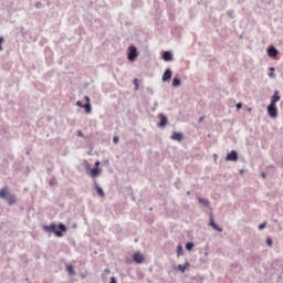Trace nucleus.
I'll list each match as a JSON object with an SVG mask.
<instances>
[{
    "instance_id": "1",
    "label": "nucleus",
    "mask_w": 283,
    "mask_h": 283,
    "mask_svg": "<svg viewBox=\"0 0 283 283\" xmlns=\"http://www.w3.org/2000/svg\"><path fill=\"white\" fill-rule=\"evenodd\" d=\"M43 231L45 233H54L56 238H63V233L67 231V227L63 223L57 224V227L56 223H51L50 226H43Z\"/></svg>"
},
{
    "instance_id": "2",
    "label": "nucleus",
    "mask_w": 283,
    "mask_h": 283,
    "mask_svg": "<svg viewBox=\"0 0 283 283\" xmlns=\"http://www.w3.org/2000/svg\"><path fill=\"white\" fill-rule=\"evenodd\" d=\"M0 198L1 200H6L9 207L17 205V196L10 193V191L6 187L0 189Z\"/></svg>"
},
{
    "instance_id": "3",
    "label": "nucleus",
    "mask_w": 283,
    "mask_h": 283,
    "mask_svg": "<svg viewBox=\"0 0 283 283\" xmlns=\"http://www.w3.org/2000/svg\"><path fill=\"white\" fill-rule=\"evenodd\" d=\"M138 57V49H136V46H129V51H128V61H136V59Z\"/></svg>"
},
{
    "instance_id": "4",
    "label": "nucleus",
    "mask_w": 283,
    "mask_h": 283,
    "mask_svg": "<svg viewBox=\"0 0 283 283\" xmlns=\"http://www.w3.org/2000/svg\"><path fill=\"white\" fill-rule=\"evenodd\" d=\"M268 114L270 118H277V106H275V104H270L268 106Z\"/></svg>"
},
{
    "instance_id": "5",
    "label": "nucleus",
    "mask_w": 283,
    "mask_h": 283,
    "mask_svg": "<svg viewBox=\"0 0 283 283\" xmlns=\"http://www.w3.org/2000/svg\"><path fill=\"white\" fill-rule=\"evenodd\" d=\"M144 260H145V256H143L140 252H136L133 254V262H136V264H143Z\"/></svg>"
},
{
    "instance_id": "6",
    "label": "nucleus",
    "mask_w": 283,
    "mask_h": 283,
    "mask_svg": "<svg viewBox=\"0 0 283 283\" xmlns=\"http://www.w3.org/2000/svg\"><path fill=\"white\" fill-rule=\"evenodd\" d=\"M171 69H167L165 72H164V74H163V78H161V81L164 82V83H167V82H169V81H171Z\"/></svg>"
},
{
    "instance_id": "7",
    "label": "nucleus",
    "mask_w": 283,
    "mask_h": 283,
    "mask_svg": "<svg viewBox=\"0 0 283 283\" xmlns=\"http://www.w3.org/2000/svg\"><path fill=\"white\" fill-rule=\"evenodd\" d=\"M159 124H158V127H167V123L169 122L167 119V116H165V114L160 113L159 114Z\"/></svg>"
},
{
    "instance_id": "8",
    "label": "nucleus",
    "mask_w": 283,
    "mask_h": 283,
    "mask_svg": "<svg viewBox=\"0 0 283 283\" xmlns=\"http://www.w3.org/2000/svg\"><path fill=\"white\" fill-rule=\"evenodd\" d=\"M226 160H230L232 163H235V160H238V151L235 150H231L228 155Z\"/></svg>"
},
{
    "instance_id": "9",
    "label": "nucleus",
    "mask_w": 283,
    "mask_h": 283,
    "mask_svg": "<svg viewBox=\"0 0 283 283\" xmlns=\"http://www.w3.org/2000/svg\"><path fill=\"white\" fill-rule=\"evenodd\" d=\"M86 169L90 171L91 178H97L98 174H101V170L98 168L90 169V165H86Z\"/></svg>"
},
{
    "instance_id": "10",
    "label": "nucleus",
    "mask_w": 283,
    "mask_h": 283,
    "mask_svg": "<svg viewBox=\"0 0 283 283\" xmlns=\"http://www.w3.org/2000/svg\"><path fill=\"white\" fill-rule=\"evenodd\" d=\"M268 54L269 56H271L272 59H275V56H277V54H280V51H277V49H275V46H270L268 49Z\"/></svg>"
},
{
    "instance_id": "11",
    "label": "nucleus",
    "mask_w": 283,
    "mask_h": 283,
    "mask_svg": "<svg viewBox=\"0 0 283 283\" xmlns=\"http://www.w3.org/2000/svg\"><path fill=\"white\" fill-rule=\"evenodd\" d=\"M280 92L279 91H274V94L271 96V103L270 105H275L277 103V101H280V96H279Z\"/></svg>"
},
{
    "instance_id": "12",
    "label": "nucleus",
    "mask_w": 283,
    "mask_h": 283,
    "mask_svg": "<svg viewBox=\"0 0 283 283\" xmlns=\"http://www.w3.org/2000/svg\"><path fill=\"white\" fill-rule=\"evenodd\" d=\"M170 138H171V140H177L178 143H180V142H182L184 135H182V133L174 132Z\"/></svg>"
},
{
    "instance_id": "13",
    "label": "nucleus",
    "mask_w": 283,
    "mask_h": 283,
    "mask_svg": "<svg viewBox=\"0 0 283 283\" xmlns=\"http://www.w3.org/2000/svg\"><path fill=\"white\" fill-rule=\"evenodd\" d=\"M164 61H174V54L169 51H165L163 53Z\"/></svg>"
},
{
    "instance_id": "14",
    "label": "nucleus",
    "mask_w": 283,
    "mask_h": 283,
    "mask_svg": "<svg viewBox=\"0 0 283 283\" xmlns=\"http://www.w3.org/2000/svg\"><path fill=\"white\" fill-rule=\"evenodd\" d=\"M94 185H95L97 196L105 198V191H103V188H101V186H98V184L96 181L94 182Z\"/></svg>"
},
{
    "instance_id": "15",
    "label": "nucleus",
    "mask_w": 283,
    "mask_h": 283,
    "mask_svg": "<svg viewBox=\"0 0 283 283\" xmlns=\"http://www.w3.org/2000/svg\"><path fill=\"white\" fill-rule=\"evenodd\" d=\"M209 226L212 227V229H214V231H218L219 233H222V228L218 227V224H216L213 219H210Z\"/></svg>"
},
{
    "instance_id": "16",
    "label": "nucleus",
    "mask_w": 283,
    "mask_h": 283,
    "mask_svg": "<svg viewBox=\"0 0 283 283\" xmlns=\"http://www.w3.org/2000/svg\"><path fill=\"white\" fill-rule=\"evenodd\" d=\"M198 201L200 205H202V207H209L211 205V202L207 198H198Z\"/></svg>"
},
{
    "instance_id": "17",
    "label": "nucleus",
    "mask_w": 283,
    "mask_h": 283,
    "mask_svg": "<svg viewBox=\"0 0 283 283\" xmlns=\"http://www.w3.org/2000/svg\"><path fill=\"white\" fill-rule=\"evenodd\" d=\"M190 264L189 262H186L185 264H179L178 265V270L181 272V273H185L187 271V269H189Z\"/></svg>"
},
{
    "instance_id": "18",
    "label": "nucleus",
    "mask_w": 283,
    "mask_h": 283,
    "mask_svg": "<svg viewBox=\"0 0 283 283\" xmlns=\"http://www.w3.org/2000/svg\"><path fill=\"white\" fill-rule=\"evenodd\" d=\"M82 107L85 109L86 114H92V104L85 103Z\"/></svg>"
},
{
    "instance_id": "19",
    "label": "nucleus",
    "mask_w": 283,
    "mask_h": 283,
    "mask_svg": "<svg viewBox=\"0 0 283 283\" xmlns=\"http://www.w3.org/2000/svg\"><path fill=\"white\" fill-rule=\"evenodd\" d=\"M181 81L178 77L172 78V87H180Z\"/></svg>"
},
{
    "instance_id": "20",
    "label": "nucleus",
    "mask_w": 283,
    "mask_h": 283,
    "mask_svg": "<svg viewBox=\"0 0 283 283\" xmlns=\"http://www.w3.org/2000/svg\"><path fill=\"white\" fill-rule=\"evenodd\" d=\"M270 78H275V69L270 67V73H269Z\"/></svg>"
},
{
    "instance_id": "21",
    "label": "nucleus",
    "mask_w": 283,
    "mask_h": 283,
    "mask_svg": "<svg viewBox=\"0 0 283 283\" xmlns=\"http://www.w3.org/2000/svg\"><path fill=\"white\" fill-rule=\"evenodd\" d=\"M187 251H191L193 249V242L186 243Z\"/></svg>"
},
{
    "instance_id": "22",
    "label": "nucleus",
    "mask_w": 283,
    "mask_h": 283,
    "mask_svg": "<svg viewBox=\"0 0 283 283\" xmlns=\"http://www.w3.org/2000/svg\"><path fill=\"white\" fill-rule=\"evenodd\" d=\"M49 185L51 187H54V185H56V178L52 177L50 180H49Z\"/></svg>"
},
{
    "instance_id": "23",
    "label": "nucleus",
    "mask_w": 283,
    "mask_h": 283,
    "mask_svg": "<svg viewBox=\"0 0 283 283\" xmlns=\"http://www.w3.org/2000/svg\"><path fill=\"white\" fill-rule=\"evenodd\" d=\"M177 255L178 256L182 255V245L180 244L177 247Z\"/></svg>"
},
{
    "instance_id": "24",
    "label": "nucleus",
    "mask_w": 283,
    "mask_h": 283,
    "mask_svg": "<svg viewBox=\"0 0 283 283\" xmlns=\"http://www.w3.org/2000/svg\"><path fill=\"white\" fill-rule=\"evenodd\" d=\"M66 271H67V273H70V275H72V273H74V268L72 265H69L66 268Z\"/></svg>"
},
{
    "instance_id": "25",
    "label": "nucleus",
    "mask_w": 283,
    "mask_h": 283,
    "mask_svg": "<svg viewBox=\"0 0 283 283\" xmlns=\"http://www.w3.org/2000/svg\"><path fill=\"white\" fill-rule=\"evenodd\" d=\"M268 247H273V240L271 238L266 239Z\"/></svg>"
},
{
    "instance_id": "26",
    "label": "nucleus",
    "mask_w": 283,
    "mask_h": 283,
    "mask_svg": "<svg viewBox=\"0 0 283 283\" xmlns=\"http://www.w3.org/2000/svg\"><path fill=\"white\" fill-rule=\"evenodd\" d=\"M262 229H266V222H263L259 226V231H262Z\"/></svg>"
},
{
    "instance_id": "27",
    "label": "nucleus",
    "mask_w": 283,
    "mask_h": 283,
    "mask_svg": "<svg viewBox=\"0 0 283 283\" xmlns=\"http://www.w3.org/2000/svg\"><path fill=\"white\" fill-rule=\"evenodd\" d=\"M227 14H228V17H230L231 19H233V11H232V10H229V11L227 12Z\"/></svg>"
},
{
    "instance_id": "28",
    "label": "nucleus",
    "mask_w": 283,
    "mask_h": 283,
    "mask_svg": "<svg viewBox=\"0 0 283 283\" xmlns=\"http://www.w3.org/2000/svg\"><path fill=\"white\" fill-rule=\"evenodd\" d=\"M1 43H3V36H0V52H2L3 46L1 45Z\"/></svg>"
},
{
    "instance_id": "29",
    "label": "nucleus",
    "mask_w": 283,
    "mask_h": 283,
    "mask_svg": "<svg viewBox=\"0 0 283 283\" xmlns=\"http://www.w3.org/2000/svg\"><path fill=\"white\" fill-rule=\"evenodd\" d=\"M135 90H138V80H134Z\"/></svg>"
},
{
    "instance_id": "30",
    "label": "nucleus",
    "mask_w": 283,
    "mask_h": 283,
    "mask_svg": "<svg viewBox=\"0 0 283 283\" xmlns=\"http://www.w3.org/2000/svg\"><path fill=\"white\" fill-rule=\"evenodd\" d=\"M42 7H43V3H41V2H36V3H35V8L39 9V8H42Z\"/></svg>"
},
{
    "instance_id": "31",
    "label": "nucleus",
    "mask_w": 283,
    "mask_h": 283,
    "mask_svg": "<svg viewBox=\"0 0 283 283\" xmlns=\"http://www.w3.org/2000/svg\"><path fill=\"white\" fill-rule=\"evenodd\" d=\"M76 105H77V107H83L84 104H83V102L77 101V102H76Z\"/></svg>"
},
{
    "instance_id": "32",
    "label": "nucleus",
    "mask_w": 283,
    "mask_h": 283,
    "mask_svg": "<svg viewBox=\"0 0 283 283\" xmlns=\"http://www.w3.org/2000/svg\"><path fill=\"white\" fill-rule=\"evenodd\" d=\"M98 167H101V161L95 163V169H98Z\"/></svg>"
},
{
    "instance_id": "33",
    "label": "nucleus",
    "mask_w": 283,
    "mask_h": 283,
    "mask_svg": "<svg viewBox=\"0 0 283 283\" xmlns=\"http://www.w3.org/2000/svg\"><path fill=\"white\" fill-rule=\"evenodd\" d=\"M237 109H242V103L237 104Z\"/></svg>"
},
{
    "instance_id": "34",
    "label": "nucleus",
    "mask_w": 283,
    "mask_h": 283,
    "mask_svg": "<svg viewBox=\"0 0 283 283\" xmlns=\"http://www.w3.org/2000/svg\"><path fill=\"white\" fill-rule=\"evenodd\" d=\"M109 283H116V277L112 276Z\"/></svg>"
},
{
    "instance_id": "35",
    "label": "nucleus",
    "mask_w": 283,
    "mask_h": 283,
    "mask_svg": "<svg viewBox=\"0 0 283 283\" xmlns=\"http://www.w3.org/2000/svg\"><path fill=\"white\" fill-rule=\"evenodd\" d=\"M77 136L83 137V132L78 130Z\"/></svg>"
},
{
    "instance_id": "36",
    "label": "nucleus",
    "mask_w": 283,
    "mask_h": 283,
    "mask_svg": "<svg viewBox=\"0 0 283 283\" xmlns=\"http://www.w3.org/2000/svg\"><path fill=\"white\" fill-rule=\"evenodd\" d=\"M86 103H90V96H85Z\"/></svg>"
},
{
    "instance_id": "37",
    "label": "nucleus",
    "mask_w": 283,
    "mask_h": 283,
    "mask_svg": "<svg viewBox=\"0 0 283 283\" xmlns=\"http://www.w3.org/2000/svg\"><path fill=\"white\" fill-rule=\"evenodd\" d=\"M113 142H114V143H117V142H118V137H114V138H113Z\"/></svg>"
},
{
    "instance_id": "38",
    "label": "nucleus",
    "mask_w": 283,
    "mask_h": 283,
    "mask_svg": "<svg viewBox=\"0 0 283 283\" xmlns=\"http://www.w3.org/2000/svg\"><path fill=\"white\" fill-rule=\"evenodd\" d=\"M104 273L108 274L111 271L108 269L104 270Z\"/></svg>"
},
{
    "instance_id": "39",
    "label": "nucleus",
    "mask_w": 283,
    "mask_h": 283,
    "mask_svg": "<svg viewBox=\"0 0 283 283\" xmlns=\"http://www.w3.org/2000/svg\"><path fill=\"white\" fill-rule=\"evenodd\" d=\"M202 120H203V117H200V118H199V123H202Z\"/></svg>"
},
{
    "instance_id": "40",
    "label": "nucleus",
    "mask_w": 283,
    "mask_h": 283,
    "mask_svg": "<svg viewBox=\"0 0 283 283\" xmlns=\"http://www.w3.org/2000/svg\"><path fill=\"white\" fill-rule=\"evenodd\" d=\"M157 105H158V103L156 102V103H155V107H156Z\"/></svg>"
}]
</instances>
